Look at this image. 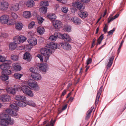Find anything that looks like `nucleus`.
Wrapping results in <instances>:
<instances>
[{"mask_svg":"<svg viewBox=\"0 0 126 126\" xmlns=\"http://www.w3.org/2000/svg\"><path fill=\"white\" fill-rule=\"evenodd\" d=\"M14 120L11 119V117L8 114L2 113L0 114V124L2 125L7 126L8 124L13 125Z\"/></svg>","mask_w":126,"mask_h":126,"instance_id":"1","label":"nucleus"},{"mask_svg":"<svg viewBox=\"0 0 126 126\" xmlns=\"http://www.w3.org/2000/svg\"><path fill=\"white\" fill-rule=\"evenodd\" d=\"M40 51L44 56V61L46 62L49 59V55L52 53L51 50L49 48H43L41 49Z\"/></svg>","mask_w":126,"mask_h":126,"instance_id":"2","label":"nucleus"},{"mask_svg":"<svg viewBox=\"0 0 126 126\" xmlns=\"http://www.w3.org/2000/svg\"><path fill=\"white\" fill-rule=\"evenodd\" d=\"M22 91L25 94H26L30 97H32L34 96V94L31 90L30 88L28 86L24 85L21 87Z\"/></svg>","mask_w":126,"mask_h":126,"instance_id":"3","label":"nucleus"},{"mask_svg":"<svg viewBox=\"0 0 126 126\" xmlns=\"http://www.w3.org/2000/svg\"><path fill=\"white\" fill-rule=\"evenodd\" d=\"M9 16L8 15H4L1 16L0 17V21L1 23L6 24L8 25H12L13 23L9 20Z\"/></svg>","mask_w":126,"mask_h":126,"instance_id":"4","label":"nucleus"},{"mask_svg":"<svg viewBox=\"0 0 126 126\" xmlns=\"http://www.w3.org/2000/svg\"><path fill=\"white\" fill-rule=\"evenodd\" d=\"M27 84L28 85L35 90H38L39 89V87L37 84V82L34 80H29L27 82Z\"/></svg>","mask_w":126,"mask_h":126,"instance_id":"5","label":"nucleus"},{"mask_svg":"<svg viewBox=\"0 0 126 126\" xmlns=\"http://www.w3.org/2000/svg\"><path fill=\"white\" fill-rule=\"evenodd\" d=\"M16 110H13L10 109H7L4 111L6 113L11 115L12 116H15L16 118H17L19 117Z\"/></svg>","mask_w":126,"mask_h":126,"instance_id":"6","label":"nucleus"},{"mask_svg":"<svg viewBox=\"0 0 126 126\" xmlns=\"http://www.w3.org/2000/svg\"><path fill=\"white\" fill-rule=\"evenodd\" d=\"M9 4L8 2L5 0L0 2V10L4 11L6 10L8 8Z\"/></svg>","mask_w":126,"mask_h":126,"instance_id":"7","label":"nucleus"},{"mask_svg":"<svg viewBox=\"0 0 126 126\" xmlns=\"http://www.w3.org/2000/svg\"><path fill=\"white\" fill-rule=\"evenodd\" d=\"M10 10L13 12H16L19 9V3H15L11 5Z\"/></svg>","mask_w":126,"mask_h":126,"instance_id":"8","label":"nucleus"},{"mask_svg":"<svg viewBox=\"0 0 126 126\" xmlns=\"http://www.w3.org/2000/svg\"><path fill=\"white\" fill-rule=\"evenodd\" d=\"M53 24L54 27L57 29L61 27L62 26V22L58 20L53 21Z\"/></svg>","mask_w":126,"mask_h":126,"instance_id":"9","label":"nucleus"},{"mask_svg":"<svg viewBox=\"0 0 126 126\" xmlns=\"http://www.w3.org/2000/svg\"><path fill=\"white\" fill-rule=\"evenodd\" d=\"M0 99L3 102H8L11 100V96L8 94H4L1 97Z\"/></svg>","mask_w":126,"mask_h":126,"instance_id":"10","label":"nucleus"},{"mask_svg":"<svg viewBox=\"0 0 126 126\" xmlns=\"http://www.w3.org/2000/svg\"><path fill=\"white\" fill-rule=\"evenodd\" d=\"M78 14L80 17L83 18H86L88 15V12L84 10H80L78 12Z\"/></svg>","mask_w":126,"mask_h":126,"instance_id":"11","label":"nucleus"},{"mask_svg":"<svg viewBox=\"0 0 126 126\" xmlns=\"http://www.w3.org/2000/svg\"><path fill=\"white\" fill-rule=\"evenodd\" d=\"M61 45L62 47L66 50H70L71 49V46L68 43L65 42L61 43Z\"/></svg>","mask_w":126,"mask_h":126,"instance_id":"12","label":"nucleus"},{"mask_svg":"<svg viewBox=\"0 0 126 126\" xmlns=\"http://www.w3.org/2000/svg\"><path fill=\"white\" fill-rule=\"evenodd\" d=\"M39 68L43 72H46L48 70L47 64L46 63L40 64L39 66Z\"/></svg>","mask_w":126,"mask_h":126,"instance_id":"13","label":"nucleus"},{"mask_svg":"<svg viewBox=\"0 0 126 126\" xmlns=\"http://www.w3.org/2000/svg\"><path fill=\"white\" fill-rule=\"evenodd\" d=\"M102 89L103 87H101L97 92L95 102V105L96 106L97 105V104L98 103L99 100V98L100 97V95L101 93V92L102 90Z\"/></svg>","mask_w":126,"mask_h":126,"instance_id":"14","label":"nucleus"},{"mask_svg":"<svg viewBox=\"0 0 126 126\" xmlns=\"http://www.w3.org/2000/svg\"><path fill=\"white\" fill-rule=\"evenodd\" d=\"M28 42L30 45L32 46L36 45L37 42L36 39L34 38H32L28 40Z\"/></svg>","mask_w":126,"mask_h":126,"instance_id":"15","label":"nucleus"},{"mask_svg":"<svg viewBox=\"0 0 126 126\" xmlns=\"http://www.w3.org/2000/svg\"><path fill=\"white\" fill-rule=\"evenodd\" d=\"M60 38H62L65 41H69L71 40V38L67 34L64 33L63 34H60Z\"/></svg>","mask_w":126,"mask_h":126,"instance_id":"16","label":"nucleus"},{"mask_svg":"<svg viewBox=\"0 0 126 126\" xmlns=\"http://www.w3.org/2000/svg\"><path fill=\"white\" fill-rule=\"evenodd\" d=\"M31 76L33 79L36 80H40L41 79V75L37 73L32 74Z\"/></svg>","mask_w":126,"mask_h":126,"instance_id":"17","label":"nucleus"},{"mask_svg":"<svg viewBox=\"0 0 126 126\" xmlns=\"http://www.w3.org/2000/svg\"><path fill=\"white\" fill-rule=\"evenodd\" d=\"M28 7L31 8L35 6V3L33 0H28L26 3Z\"/></svg>","mask_w":126,"mask_h":126,"instance_id":"18","label":"nucleus"},{"mask_svg":"<svg viewBox=\"0 0 126 126\" xmlns=\"http://www.w3.org/2000/svg\"><path fill=\"white\" fill-rule=\"evenodd\" d=\"M83 4L80 2H76L73 3V5L77 8L80 9L82 8L83 9L84 8V7L83 6Z\"/></svg>","mask_w":126,"mask_h":126,"instance_id":"19","label":"nucleus"},{"mask_svg":"<svg viewBox=\"0 0 126 126\" xmlns=\"http://www.w3.org/2000/svg\"><path fill=\"white\" fill-rule=\"evenodd\" d=\"M60 33L57 32H55L54 35H52L50 36L49 39L50 40L53 41H55L57 37L60 38Z\"/></svg>","mask_w":126,"mask_h":126,"instance_id":"20","label":"nucleus"},{"mask_svg":"<svg viewBox=\"0 0 126 126\" xmlns=\"http://www.w3.org/2000/svg\"><path fill=\"white\" fill-rule=\"evenodd\" d=\"M6 90L7 93L9 94H14L16 93L17 90L12 87H9L7 88L6 89Z\"/></svg>","mask_w":126,"mask_h":126,"instance_id":"21","label":"nucleus"},{"mask_svg":"<svg viewBox=\"0 0 126 126\" xmlns=\"http://www.w3.org/2000/svg\"><path fill=\"white\" fill-rule=\"evenodd\" d=\"M15 99L18 102L21 101H26V96L24 95H17L15 97Z\"/></svg>","mask_w":126,"mask_h":126,"instance_id":"22","label":"nucleus"},{"mask_svg":"<svg viewBox=\"0 0 126 126\" xmlns=\"http://www.w3.org/2000/svg\"><path fill=\"white\" fill-rule=\"evenodd\" d=\"M13 65L14 69L15 71H18L21 70V67L19 63H15L13 64Z\"/></svg>","mask_w":126,"mask_h":126,"instance_id":"23","label":"nucleus"},{"mask_svg":"<svg viewBox=\"0 0 126 126\" xmlns=\"http://www.w3.org/2000/svg\"><path fill=\"white\" fill-rule=\"evenodd\" d=\"M72 19L73 23L79 25L81 23V20L77 17H73Z\"/></svg>","mask_w":126,"mask_h":126,"instance_id":"24","label":"nucleus"},{"mask_svg":"<svg viewBox=\"0 0 126 126\" xmlns=\"http://www.w3.org/2000/svg\"><path fill=\"white\" fill-rule=\"evenodd\" d=\"M0 68L2 70L8 69L10 68V66L8 63H4L1 64L0 65Z\"/></svg>","mask_w":126,"mask_h":126,"instance_id":"25","label":"nucleus"},{"mask_svg":"<svg viewBox=\"0 0 126 126\" xmlns=\"http://www.w3.org/2000/svg\"><path fill=\"white\" fill-rule=\"evenodd\" d=\"M114 58V56H112L109 59V61L107 65V69H109L111 67Z\"/></svg>","mask_w":126,"mask_h":126,"instance_id":"26","label":"nucleus"},{"mask_svg":"<svg viewBox=\"0 0 126 126\" xmlns=\"http://www.w3.org/2000/svg\"><path fill=\"white\" fill-rule=\"evenodd\" d=\"M45 31L44 28L40 26L37 29V32L41 35H42Z\"/></svg>","mask_w":126,"mask_h":126,"instance_id":"27","label":"nucleus"},{"mask_svg":"<svg viewBox=\"0 0 126 126\" xmlns=\"http://www.w3.org/2000/svg\"><path fill=\"white\" fill-rule=\"evenodd\" d=\"M23 17L26 18H28L30 17L31 14L29 11H26L23 12Z\"/></svg>","mask_w":126,"mask_h":126,"instance_id":"28","label":"nucleus"},{"mask_svg":"<svg viewBox=\"0 0 126 126\" xmlns=\"http://www.w3.org/2000/svg\"><path fill=\"white\" fill-rule=\"evenodd\" d=\"M17 45L15 43L12 42L9 44V49L11 50H14L17 46Z\"/></svg>","mask_w":126,"mask_h":126,"instance_id":"29","label":"nucleus"},{"mask_svg":"<svg viewBox=\"0 0 126 126\" xmlns=\"http://www.w3.org/2000/svg\"><path fill=\"white\" fill-rule=\"evenodd\" d=\"M48 47L49 48L55 49L57 48V45L55 43L53 42H51L48 44Z\"/></svg>","mask_w":126,"mask_h":126,"instance_id":"30","label":"nucleus"},{"mask_svg":"<svg viewBox=\"0 0 126 126\" xmlns=\"http://www.w3.org/2000/svg\"><path fill=\"white\" fill-rule=\"evenodd\" d=\"M23 26V25L21 23H18L16 24L15 27L16 29L19 31L21 30Z\"/></svg>","mask_w":126,"mask_h":126,"instance_id":"31","label":"nucleus"},{"mask_svg":"<svg viewBox=\"0 0 126 126\" xmlns=\"http://www.w3.org/2000/svg\"><path fill=\"white\" fill-rule=\"evenodd\" d=\"M47 16L52 20H54L56 18V15L54 14H49L47 15Z\"/></svg>","mask_w":126,"mask_h":126,"instance_id":"32","label":"nucleus"},{"mask_svg":"<svg viewBox=\"0 0 126 126\" xmlns=\"http://www.w3.org/2000/svg\"><path fill=\"white\" fill-rule=\"evenodd\" d=\"M94 108V107L92 106L88 111V114L86 116V119H88L90 117L91 114Z\"/></svg>","mask_w":126,"mask_h":126,"instance_id":"33","label":"nucleus"},{"mask_svg":"<svg viewBox=\"0 0 126 126\" xmlns=\"http://www.w3.org/2000/svg\"><path fill=\"white\" fill-rule=\"evenodd\" d=\"M47 9V7H42L40 9V12L42 14H45L46 13Z\"/></svg>","mask_w":126,"mask_h":126,"instance_id":"34","label":"nucleus"},{"mask_svg":"<svg viewBox=\"0 0 126 126\" xmlns=\"http://www.w3.org/2000/svg\"><path fill=\"white\" fill-rule=\"evenodd\" d=\"M25 101H19L17 103V105L21 107H24L26 105V103L24 102Z\"/></svg>","mask_w":126,"mask_h":126,"instance_id":"35","label":"nucleus"},{"mask_svg":"<svg viewBox=\"0 0 126 126\" xmlns=\"http://www.w3.org/2000/svg\"><path fill=\"white\" fill-rule=\"evenodd\" d=\"M30 54L26 52L25 53L23 59L25 60H27L28 61L30 60Z\"/></svg>","mask_w":126,"mask_h":126,"instance_id":"36","label":"nucleus"},{"mask_svg":"<svg viewBox=\"0 0 126 126\" xmlns=\"http://www.w3.org/2000/svg\"><path fill=\"white\" fill-rule=\"evenodd\" d=\"M17 104V105L15 103H13L10 105L11 108L13 109V110H18L19 108Z\"/></svg>","mask_w":126,"mask_h":126,"instance_id":"37","label":"nucleus"},{"mask_svg":"<svg viewBox=\"0 0 126 126\" xmlns=\"http://www.w3.org/2000/svg\"><path fill=\"white\" fill-rule=\"evenodd\" d=\"M2 75L1 76L0 78L1 79L4 80H8L9 78V77L7 75L4 74H2Z\"/></svg>","mask_w":126,"mask_h":126,"instance_id":"38","label":"nucleus"},{"mask_svg":"<svg viewBox=\"0 0 126 126\" xmlns=\"http://www.w3.org/2000/svg\"><path fill=\"white\" fill-rule=\"evenodd\" d=\"M20 43H23L27 39L26 37L23 35H21L19 36Z\"/></svg>","mask_w":126,"mask_h":126,"instance_id":"39","label":"nucleus"},{"mask_svg":"<svg viewBox=\"0 0 126 126\" xmlns=\"http://www.w3.org/2000/svg\"><path fill=\"white\" fill-rule=\"evenodd\" d=\"M27 104L28 105L33 107L36 106V104L32 100H29L27 102Z\"/></svg>","mask_w":126,"mask_h":126,"instance_id":"40","label":"nucleus"},{"mask_svg":"<svg viewBox=\"0 0 126 126\" xmlns=\"http://www.w3.org/2000/svg\"><path fill=\"white\" fill-rule=\"evenodd\" d=\"M1 73L3 74H5L8 75L11 74V71L10 70H8V69H6L3 70L1 72Z\"/></svg>","mask_w":126,"mask_h":126,"instance_id":"41","label":"nucleus"},{"mask_svg":"<svg viewBox=\"0 0 126 126\" xmlns=\"http://www.w3.org/2000/svg\"><path fill=\"white\" fill-rule=\"evenodd\" d=\"M14 42L16 44H20L19 36H16L15 37L13 38Z\"/></svg>","mask_w":126,"mask_h":126,"instance_id":"42","label":"nucleus"},{"mask_svg":"<svg viewBox=\"0 0 126 126\" xmlns=\"http://www.w3.org/2000/svg\"><path fill=\"white\" fill-rule=\"evenodd\" d=\"M30 71L32 73H36L38 70V68L36 67H33L30 69Z\"/></svg>","mask_w":126,"mask_h":126,"instance_id":"43","label":"nucleus"},{"mask_svg":"<svg viewBox=\"0 0 126 126\" xmlns=\"http://www.w3.org/2000/svg\"><path fill=\"white\" fill-rule=\"evenodd\" d=\"M48 5V2L47 1H42L40 3L41 6L43 7H45V6H47Z\"/></svg>","mask_w":126,"mask_h":126,"instance_id":"44","label":"nucleus"},{"mask_svg":"<svg viewBox=\"0 0 126 126\" xmlns=\"http://www.w3.org/2000/svg\"><path fill=\"white\" fill-rule=\"evenodd\" d=\"M104 37L103 34H102L98 38L97 40V45L100 44L102 40L103 39Z\"/></svg>","mask_w":126,"mask_h":126,"instance_id":"45","label":"nucleus"},{"mask_svg":"<svg viewBox=\"0 0 126 126\" xmlns=\"http://www.w3.org/2000/svg\"><path fill=\"white\" fill-rule=\"evenodd\" d=\"M31 45H25L24 46V50L27 51H30L32 47H31Z\"/></svg>","mask_w":126,"mask_h":126,"instance_id":"46","label":"nucleus"},{"mask_svg":"<svg viewBox=\"0 0 126 126\" xmlns=\"http://www.w3.org/2000/svg\"><path fill=\"white\" fill-rule=\"evenodd\" d=\"M63 29L64 31L67 32H70L71 30L70 27L68 26H64Z\"/></svg>","mask_w":126,"mask_h":126,"instance_id":"47","label":"nucleus"},{"mask_svg":"<svg viewBox=\"0 0 126 126\" xmlns=\"http://www.w3.org/2000/svg\"><path fill=\"white\" fill-rule=\"evenodd\" d=\"M22 75L18 73H15L14 75V77L16 79H20Z\"/></svg>","mask_w":126,"mask_h":126,"instance_id":"48","label":"nucleus"},{"mask_svg":"<svg viewBox=\"0 0 126 126\" xmlns=\"http://www.w3.org/2000/svg\"><path fill=\"white\" fill-rule=\"evenodd\" d=\"M37 20L39 24H41L43 22L44 19L43 18L41 17H38L37 18Z\"/></svg>","mask_w":126,"mask_h":126,"instance_id":"49","label":"nucleus"},{"mask_svg":"<svg viewBox=\"0 0 126 126\" xmlns=\"http://www.w3.org/2000/svg\"><path fill=\"white\" fill-rule=\"evenodd\" d=\"M11 58L14 61H16L18 59V57L16 55H12L11 56Z\"/></svg>","mask_w":126,"mask_h":126,"instance_id":"50","label":"nucleus"},{"mask_svg":"<svg viewBox=\"0 0 126 126\" xmlns=\"http://www.w3.org/2000/svg\"><path fill=\"white\" fill-rule=\"evenodd\" d=\"M62 12L64 13H67L68 10L67 7H62Z\"/></svg>","mask_w":126,"mask_h":126,"instance_id":"51","label":"nucleus"},{"mask_svg":"<svg viewBox=\"0 0 126 126\" xmlns=\"http://www.w3.org/2000/svg\"><path fill=\"white\" fill-rule=\"evenodd\" d=\"M11 16L14 19H16L18 17L17 15L14 12L12 13Z\"/></svg>","mask_w":126,"mask_h":126,"instance_id":"52","label":"nucleus"},{"mask_svg":"<svg viewBox=\"0 0 126 126\" xmlns=\"http://www.w3.org/2000/svg\"><path fill=\"white\" fill-rule=\"evenodd\" d=\"M8 35V34L6 33H2L0 35V38L7 37Z\"/></svg>","mask_w":126,"mask_h":126,"instance_id":"53","label":"nucleus"},{"mask_svg":"<svg viewBox=\"0 0 126 126\" xmlns=\"http://www.w3.org/2000/svg\"><path fill=\"white\" fill-rule=\"evenodd\" d=\"M35 24L34 22L33 21L32 22L30 23L28 25V27L29 29H31L32 28Z\"/></svg>","mask_w":126,"mask_h":126,"instance_id":"54","label":"nucleus"},{"mask_svg":"<svg viewBox=\"0 0 126 126\" xmlns=\"http://www.w3.org/2000/svg\"><path fill=\"white\" fill-rule=\"evenodd\" d=\"M124 42V41L123 40L121 42V43L120 45L119 46V48L118 49V50H117V53H118V54L120 53V51L121 49V47L123 45V44Z\"/></svg>","mask_w":126,"mask_h":126,"instance_id":"55","label":"nucleus"},{"mask_svg":"<svg viewBox=\"0 0 126 126\" xmlns=\"http://www.w3.org/2000/svg\"><path fill=\"white\" fill-rule=\"evenodd\" d=\"M5 58L1 55H0V62H3L5 61Z\"/></svg>","mask_w":126,"mask_h":126,"instance_id":"56","label":"nucleus"},{"mask_svg":"<svg viewBox=\"0 0 126 126\" xmlns=\"http://www.w3.org/2000/svg\"><path fill=\"white\" fill-rule=\"evenodd\" d=\"M92 61V60L91 58H88L86 61V63L87 65L91 63Z\"/></svg>","mask_w":126,"mask_h":126,"instance_id":"57","label":"nucleus"},{"mask_svg":"<svg viewBox=\"0 0 126 126\" xmlns=\"http://www.w3.org/2000/svg\"><path fill=\"white\" fill-rule=\"evenodd\" d=\"M115 30V29L114 28L112 30H110L108 32V34L109 35H110L112 34L113 32Z\"/></svg>","mask_w":126,"mask_h":126,"instance_id":"58","label":"nucleus"},{"mask_svg":"<svg viewBox=\"0 0 126 126\" xmlns=\"http://www.w3.org/2000/svg\"><path fill=\"white\" fill-rule=\"evenodd\" d=\"M37 57L40 59L41 62L43 61V57L40 54H38L37 55Z\"/></svg>","mask_w":126,"mask_h":126,"instance_id":"59","label":"nucleus"},{"mask_svg":"<svg viewBox=\"0 0 126 126\" xmlns=\"http://www.w3.org/2000/svg\"><path fill=\"white\" fill-rule=\"evenodd\" d=\"M17 49L19 50H22L24 49V47L22 46H20L17 47Z\"/></svg>","mask_w":126,"mask_h":126,"instance_id":"60","label":"nucleus"},{"mask_svg":"<svg viewBox=\"0 0 126 126\" xmlns=\"http://www.w3.org/2000/svg\"><path fill=\"white\" fill-rule=\"evenodd\" d=\"M107 30V28L106 27V24L105 27H104L103 29V31L104 32H105L106 33Z\"/></svg>","mask_w":126,"mask_h":126,"instance_id":"61","label":"nucleus"},{"mask_svg":"<svg viewBox=\"0 0 126 126\" xmlns=\"http://www.w3.org/2000/svg\"><path fill=\"white\" fill-rule=\"evenodd\" d=\"M67 107V105L66 104L62 108V110H64L65 109H66Z\"/></svg>","mask_w":126,"mask_h":126,"instance_id":"62","label":"nucleus"},{"mask_svg":"<svg viewBox=\"0 0 126 126\" xmlns=\"http://www.w3.org/2000/svg\"><path fill=\"white\" fill-rule=\"evenodd\" d=\"M114 19L113 17H112L110 18H109L108 20V22L109 23H110Z\"/></svg>","mask_w":126,"mask_h":126,"instance_id":"63","label":"nucleus"},{"mask_svg":"<svg viewBox=\"0 0 126 126\" xmlns=\"http://www.w3.org/2000/svg\"><path fill=\"white\" fill-rule=\"evenodd\" d=\"M82 2L84 3L88 2L90 0H80Z\"/></svg>","mask_w":126,"mask_h":126,"instance_id":"64","label":"nucleus"}]
</instances>
